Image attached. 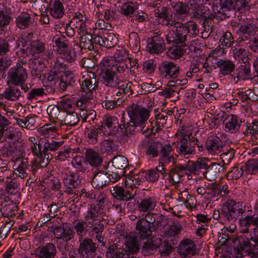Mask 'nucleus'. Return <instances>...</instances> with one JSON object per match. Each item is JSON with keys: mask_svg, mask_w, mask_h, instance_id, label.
Returning a JSON list of instances; mask_svg holds the SVG:
<instances>
[{"mask_svg": "<svg viewBox=\"0 0 258 258\" xmlns=\"http://www.w3.org/2000/svg\"><path fill=\"white\" fill-rule=\"evenodd\" d=\"M130 58L124 50H117L114 57H104L98 66L99 75H108L111 73H127Z\"/></svg>", "mask_w": 258, "mask_h": 258, "instance_id": "1", "label": "nucleus"}, {"mask_svg": "<svg viewBox=\"0 0 258 258\" xmlns=\"http://www.w3.org/2000/svg\"><path fill=\"white\" fill-rule=\"evenodd\" d=\"M245 211V206L242 202H236L234 200H229L223 203L221 214L218 210H214L213 218L215 220H218L223 217L225 221L233 222L243 215Z\"/></svg>", "mask_w": 258, "mask_h": 258, "instance_id": "2", "label": "nucleus"}, {"mask_svg": "<svg viewBox=\"0 0 258 258\" xmlns=\"http://www.w3.org/2000/svg\"><path fill=\"white\" fill-rule=\"evenodd\" d=\"M99 76L101 78L102 84L105 86L111 88L117 87V96L126 95L128 97H131L134 96L135 93L132 88L133 84L130 82L120 80L116 73Z\"/></svg>", "mask_w": 258, "mask_h": 258, "instance_id": "3", "label": "nucleus"}, {"mask_svg": "<svg viewBox=\"0 0 258 258\" xmlns=\"http://www.w3.org/2000/svg\"><path fill=\"white\" fill-rule=\"evenodd\" d=\"M178 139L177 152L180 156L187 158L195 154V148L199 143L198 139L190 134H186L183 131L175 135Z\"/></svg>", "mask_w": 258, "mask_h": 258, "instance_id": "4", "label": "nucleus"}, {"mask_svg": "<svg viewBox=\"0 0 258 258\" xmlns=\"http://www.w3.org/2000/svg\"><path fill=\"white\" fill-rule=\"evenodd\" d=\"M169 32L166 35V40L168 43H173L180 44L182 47L193 45V43L198 39L190 41V36L184 32L183 23L177 21L173 26L169 27Z\"/></svg>", "mask_w": 258, "mask_h": 258, "instance_id": "5", "label": "nucleus"}, {"mask_svg": "<svg viewBox=\"0 0 258 258\" xmlns=\"http://www.w3.org/2000/svg\"><path fill=\"white\" fill-rule=\"evenodd\" d=\"M131 122L135 127H139L138 130L143 133L148 129L145 123L150 116V111L145 107H142L136 104H132L127 111Z\"/></svg>", "mask_w": 258, "mask_h": 258, "instance_id": "6", "label": "nucleus"}, {"mask_svg": "<svg viewBox=\"0 0 258 258\" xmlns=\"http://www.w3.org/2000/svg\"><path fill=\"white\" fill-rule=\"evenodd\" d=\"M257 28L252 19L246 17H241L240 26L235 30V33L239 37L236 42L240 45L244 44L255 36Z\"/></svg>", "mask_w": 258, "mask_h": 258, "instance_id": "7", "label": "nucleus"}, {"mask_svg": "<svg viewBox=\"0 0 258 258\" xmlns=\"http://www.w3.org/2000/svg\"><path fill=\"white\" fill-rule=\"evenodd\" d=\"M155 214L151 212H147L142 218L139 217L136 224V229L139 236L142 239L148 238L152 235V232L155 230Z\"/></svg>", "mask_w": 258, "mask_h": 258, "instance_id": "8", "label": "nucleus"}, {"mask_svg": "<svg viewBox=\"0 0 258 258\" xmlns=\"http://www.w3.org/2000/svg\"><path fill=\"white\" fill-rule=\"evenodd\" d=\"M25 60H19L16 65L11 67L7 74L6 84L16 86L22 81H26L28 79V73Z\"/></svg>", "mask_w": 258, "mask_h": 258, "instance_id": "9", "label": "nucleus"}, {"mask_svg": "<svg viewBox=\"0 0 258 258\" xmlns=\"http://www.w3.org/2000/svg\"><path fill=\"white\" fill-rule=\"evenodd\" d=\"M108 168L109 163L106 162L102 166H100L96 169V172L93 175L92 180V185L93 187L102 188L111 182Z\"/></svg>", "mask_w": 258, "mask_h": 258, "instance_id": "10", "label": "nucleus"}, {"mask_svg": "<svg viewBox=\"0 0 258 258\" xmlns=\"http://www.w3.org/2000/svg\"><path fill=\"white\" fill-rule=\"evenodd\" d=\"M160 76L167 80L175 79L180 74V67L174 62L164 61L158 66Z\"/></svg>", "mask_w": 258, "mask_h": 258, "instance_id": "11", "label": "nucleus"}, {"mask_svg": "<svg viewBox=\"0 0 258 258\" xmlns=\"http://www.w3.org/2000/svg\"><path fill=\"white\" fill-rule=\"evenodd\" d=\"M81 82V89L84 94H90L92 95V91L95 90L98 86V81L96 79L95 73L92 71L84 72L82 75Z\"/></svg>", "mask_w": 258, "mask_h": 258, "instance_id": "12", "label": "nucleus"}, {"mask_svg": "<svg viewBox=\"0 0 258 258\" xmlns=\"http://www.w3.org/2000/svg\"><path fill=\"white\" fill-rule=\"evenodd\" d=\"M78 252L82 258H93L96 254L97 246L89 238L79 241Z\"/></svg>", "mask_w": 258, "mask_h": 258, "instance_id": "13", "label": "nucleus"}, {"mask_svg": "<svg viewBox=\"0 0 258 258\" xmlns=\"http://www.w3.org/2000/svg\"><path fill=\"white\" fill-rule=\"evenodd\" d=\"M239 223L240 227V232L248 233L250 226H253L252 232L249 235V240L252 241L258 246V217L251 218L250 220L240 218Z\"/></svg>", "mask_w": 258, "mask_h": 258, "instance_id": "14", "label": "nucleus"}, {"mask_svg": "<svg viewBox=\"0 0 258 258\" xmlns=\"http://www.w3.org/2000/svg\"><path fill=\"white\" fill-rule=\"evenodd\" d=\"M147 50L150 53H160L165 49L163 36L159 31L154 33L148 40Z\"/></svg>", "mask_w": 258, "mask_h": 258, "instance_id": "15", "label": "nucleus"}, {"mask_svg": "<svg viewBox=\"0 0 258 258\" xmlns=\"http://www.w3.org/2000/svg\"><path fill=\"white\" fill-rule=\"evenodd\" d=\"M54 138L50 139H43L41 144H43L42 151L44 153V158L41 164V167H44L49 163V151H55L57 150L64 144V141H55Z\"/></svg>", "mask_w": 258, "mask_h": 258, "instance_id": "16", "label": "nucleus"}, {"mask_svg": "<svg viewBox=\"0 0 258 258\" xmlns=\"http://www.w3.org/2000/svg\"><path fill=\"white\" fill-rule=\"evenodd\" d=\"M236 1V0H220V8L218 9V6H214L213 13L211 14V17L218 19L228 17V12L235 8Z\"/></svg>", "mask_w": 258, "mask_h": 258, "instance_id": "17", "label": "nucleus"}, {"mask_svg": "<svg viewBox=\"0 0 258 258\" xmlns=\"http://www.w3.org/2000/svg\"><path fill=\"white\" fill-rule=\"evenodd\" d=\"M244 119L236 115L229 114L223 121L224 130L226 132L235 134L240 130L241 123H244Z\"/></svg>", "mask_w": 258, "mask_h": 258, "instance_id": "18", "label": "nucleus"}, {"mask_svg": "<svg viewBox=\"0 0 258 258\" xmlns=\"http://www.w3.org/2000/svg\"><path fill=\"white\" fill-rule=\"evenodd\" d=\"M82 178L78 172H72L66 174L63 182L66 187V192L73 194L74 189L81 186Z\"/></svg>", "mask_w": 258, "mask_h": 258, "instance_id": "19", "label": "nucleus"}, {"mask_svg": "<svg viewBox=\"0 0 258 258\" xmlns=\"http://www.w3.org/2000/svg\"><path fill=\"white\" fill-rule=\"evenodd\" d=\"M119 124L117 118L114 116L106 117L101 126L98 130L105 136H109L115 134L118 130Z\"/></svg>", "mask_w": 258, "mask_h": 258, "instance_id": "20", "label": "nucleus"}, {"mask_svg": "<svg viewBox=\"0 0 258 258\" xmlns=\"http://www.w3.org/2000/svg\"><path fill=\"white\" fill-rule=\"evenodd\" d=\"M250 67L246 65H241L236 68L232 74L229 76L231 82L237 84L240 81H245L252 78Z\"/></svg>", "mask_w": 258, "mask_h": 258, "instance_id": "21", "label": "nucleus"}, {"mask_svg": "<svg viewBox=\"0 0 258 258\" xmlns=\"http://www.w3.org/2000/svg\"><path fill=\"white\" fill-rule=\"evenodd\" d=\"M196 246L189 239L182 240L178 247V252L183 258H189L196 253Z\"/></svg>", "mask_w": 258, "mask_h": 258, "instance_id": "22", "label": "nucleus"}, {"mask_svg": "<svg viewBox=\"0 0 258 258\" xmlns=\"http://www.w3.org/2000/svg\"><path fill=\"white\" fill-rule=\"evenodd\" d=\"M80 120L79 115L75 112H66L63 114L62 118H60V122L59 123V127L61 130L67 131L70 130L69 128L76 126Z\"/></svg>", "mask_w": 258, "mask_h": 258, "instance_id": "23", "label": "nucleus"}, {"mask_svg": "<svg viewBox=\"0 0 258 258\" xmlns=\"http://www.w3.org/2000/svg\"><path fill=\"white\" fill-rule=\"evenodd\" d=\"M111 195L117 200L128 202L134 198V195L128 189H124L121 186L115 185L110 188Z\"/></svg>", "mask_w": 258, "mask_h": 258, "instance_id": "24", "label": "nucleus"}, {"mask_svg": "<svg viewBox=\"0 0 258 258\" xmlns=\"http://www.w3.org/2000/svg\"><path fill=\"white\" fill-rule=\"evenodd\" d=\"M56 253L55 246L51 243H47L44 246L37 247L33 254L38 258H55Z\"/></svg>", "mask_w": 258, "mask_h": 258, "instance_id": "25", "label": "nucleus"}, {"mask_svg": "<svg viewBox=\"0 0 258 258\" xmlns=\"http://www.w3.org/2000/svg\"><path fill=\"white\" fill-rule=\"evenodd\" d=\"M155 16L162 19V24L168 27L173 26V24L177 22L173 19V15L171 10L165 7H162L159 9L155 10Z\"/></svg>", "mask_w": 258, "mask_h": 258, "instance_id": "26", "label": "nucleus"}, {"mask_svg": "<svg viewBox=\"0 0 258 258\" xmlns=\"http://www.w3.org/2000/svg\"><path fill=\"white\" fill-rule=\"evenodd\" d=\"M85 34L82 36H80V38H79V41L74 38L72 42V45L74 46H78L81 50L83 49L92 50L94 49V44L95 43L94 37H93L91 33H86Z\"/></svg>", "mask_w": 258, "mask_h": 258, "instance_id": "27", "label": "nucleus"}, {"mask_svg": "<svg viewBox=\"0 0 258 258\" xmlns=\"http://www.w3.org/2000/svg\"><path fill=\"white\" fill-rule=\"evenodd\" d=\"M94 42L96 44L110 48L117 44L118 39L114 33H109L103 34L102 36L95 35Z\"/></svg>", "mask_w": 258, "mask_h": 258, "instance_id": "28", "label": "nucleus"}, {"mask_svg": "<svg viewBox=\"0 0 258 258\" xmlns=\"http://www.w3.org/2000/svg\"><path fill=\"white\" fill-rule=\"evenodd\" d=\"M211 163L206 158H198L196 161L191 162L189 172L196 175H202Z\"/></svg>", "mask_w": 258, "mask_h": 258, "instance_id": "29", "label": "nucleus"}, {"mask_svg": "<svg viewBox=\"0 0 258 258\" xmlns=\"http://www.w3.org/2000/svg\"><path fill=\"white\" fill-rule=\"evenodd\" d=\"M241 131L243 138L250 135L251 141L255 142L257 139L256 135L258 134V120L254 119L251 122H244Z\"/></svg>", "mask_w": 258, "mask_h": 258, "instance_id": "30", "label": "nucleus"}, {"mask_svg": "<svg viewBox=\"0 0 258 258\" xmlns=\"http://www.w3.org/2000/svg\"><path fill=\"white\" fill-rule=\"evenodd\" d=\"M160 162L164 164H168L170 162L173 164L175 162V159L174 157V150L172 146L169 143L164 145L161 144V147L160 148Z\"/></svg>", "mask_w": 258, "mask_h": 258, "instance_id": "31", "label": "nucleus"}, {"mask_svg": "<svg viewBox=\"0 0 258 258\" xmlns=\"http://www.w3.org/2000/svg\"><path fill=\"white\" fill-rule=\"evenodd\" d=\"M53 233L56 239L63 241H69L75 236V231L70 226L55 227L53 229Z\"/></svg>", "mask_w": 258, "mask_h": 258, "instance_id": "32", "label": "nucleus"}, {"mask_svg": "<svg viewBox=\"0 0 258 258\" xmlns=\"http://www.w3.org/2000/svg\"><path fill=\"white\" fill-rule=\"evenodd\" d=\"M206 147L209 154L212 155L218 154L222 151L223 143L219 137L212 136L208 138Z\"/></svg>", "mask_w": 258, "mask_h": 258, "instance_id": "33", "label": "nucleus"}, {"mask_svg": "<svg viewBox=\"0 0 258 258\" xmlns=\"http://www.w3.org/2000/svg\"><path fill=\"white\" fill-rule=\"evenodd\" d=\"M8 87L3 93L0 94V99H5L8 101L18 100L21 96L20 90L14 85H7Z\"/></svg>", "mask_w": 258, "mask_h": 258, "instance_id": "34", "label": "nucleus"}, {"mask_svg": "<svg viewBox=\"0 0 258 258\" xmlns=\"http://www.w3.org/2000/svg\"><path fill=\"white\" fill-rule=\"evenodd\" d=\"M139 237V234L134 232H130L127 233L125 237V244L127 251L131 253H135L139 250V244L137 238Z\"/></svg>", "mask_w": 258, "mask_h": 258, "instance_id": "35", "label": "nucleus"}, {"mask_svg": "<svg viewBox=\"0 0 258 258\" xmlns=\"http://www.w3.org/2000/svg\"><path fill=\"white\" fill-rule=\"evenodd\" d=\"M221 170L223 171L224 168L220 164L211 163L202 175L207 180L213 181L217 178Z\"/></svg>", "mask_w": 258, "mask_h": 258, "instance_id": "36", "label": "nucleus"}, {"mask_svg": "<svg viewBox=\"0 0 258 258\" xmlns=\"http://www.w3.org/2000/svg\"><path fill=\"white\" fill-rule=\"evenodd\" d=\"M49 10L51 16L55 19L61 18L64 13V8L60 0H50Z\"/></svg>", "mask_w": 258, "mask_h": 258, "instance_id": "37", "label": "nucleus"}, {"mask_svg": "<svg viewBox=\"0 0 258 258\" xmlns=\"http://www.w3.org/2000/svg\"><path fill=\"white\" fill-rule=\"evenodd\" d=\"M238 250L241 251L242 255L244 253L245 255H247L251 258L258 257V246L255 243L252 244L248 240L244 241L241 244Z\"/></svg>", "mask_w": 258, "mask_h": 258, "instance_id": "38", "label": "nucleus"}, {"mask_svg": "<svg viewBox=\"0 0 258 258\" xmlns=\"http://www.w3.org/2000/svg\"><path fill=\"white\" fill-rule=\"evenodd\" d=\"M52 41L54 43V50L58 53H63L68 49V40L63 35H55Z\"/></svg>", "mask_w": 258, "mask_h": 258, "instance_id": "39", "label": "nucleus"}, {"mask_svg": "<svg viewBox=\"0 0 258 258\" xmlns=\"http://www.w3.org/2000/svg\"><path fill=\"white\" fill-rule=\"evenodd\" d=\"M157 200L154 197L145 198L138 204V210L141 212H149L154 210L157 205Z\"/></svg>", "mask_w": 258, "mask_h": 258, "instance_id": "40", "label": "nucleus"}, {"mask_svg": "<svg viewBox=\"0 0 258 258\" xmlns=\"http://www.w3.org/2000/svg\"><path fill=\"white\" fill-rule=\"evenodd\" d=\"M85 160L92 166L98 167L102 162L99 153L92 149H88L85 153Z\"/></svg>", "mask_w": 258, "mask_h": 258, "instance_id": "41", "label": "nucleus"}, {"mask_svg": "<svg viewBox=\"0 0 258 258\" xmlns=\"http://www.w3.org/2000/svg\"><path fill=\"white\" fill-rule=\"evenodd\" d=\"M217 66L219 68L221 73L224 76H230L232 74V72L235 68L233 62L229 59H219L217 62Z\"/></svg>", "mask_w": 258, "mask_h": 258, "instance_id": "42", "label": "nucleus"}, {"mask_svg": "<svg viewBox=\"0 0 258 258\" xmlns=\"http://www.w3.org/2000/svg\"><path fill=\"white\" fill-rule=\"evenodd\" d=\"M44 43L38 40L33 41L30 43L29 52L34 58H38L45 51Z\"/></svg>", "mask_w": 258, "mask_h": 258, "instance_id": "43", "label": "nucleus"}, {"mask_svg": "<svg viewBox=\"0 0 258 258\" xmlns=\"http://www.w3.org/2000/svg\"><path fill=\"white\" fill-rule=\"evenodd\" d=\"M56 132L55 126H50L49 125H45L37 130L38 135L40 137V144L43 139H50L54 138V133Z\"/></svg>", "mask_w": 258, "mask_h": 258, "instance_id": "44", "label": "nucleus"}, {"mask_svg": "<svg viewBox=\"0 0 258 258\" xmlns=\"http://www.w3.org/2000/svg\"><path fill=\"white\" fill-rule=\"evenodd\" d=\"M18 161L20 163L15 169L17 172L16 174L22 179L26 178L28 177V172L30 171L28 159L26 158L21 159Z\"/></svg>", "mask_w": 258, "mask_h": 258, "instance_id": "45", "label": "nucleus"}, {"mask_svg": "<svg viewBox=\"0 0 258 258\" xmlns=\"http://www.w3.org/2000/svg\"><path fill=\"white\" fill-rule=\"evenodd\" d=\"M71 164L76 172L84 173L86 170L85 157L83 156L76 155L73 157Z\"/></svg>", "mask_w": 258, "mask_h": 258, "instance_id": "46", "label": "nucleus"}, {"mask_svg": "<svg viewBox=\"0 0 258 258\" xmlns=\"http://www.w3.org/2000/svg\"><path fill=\"white\" fill-rule=\"evenodd\" d=\"M103 209L97 204H88L84 216L102 218L103 216Z\"/></svg>", "mask_w": 258, "mask_h": 258, "instance_id": "47", "label": "nucleus"}, {"mask_svg": "<svg viewBox=\"0 0 258 258\" xmlns=\"http://www.w3.org/2000/svg\"><path fill=\"white\" fill-rule=\"evenodd\" d=\"M182 227L179 223H173L169 228L164 231V235L167 240H171L172 238L177 236L181 231Z\"/></svg>", "mask_w": 258, "mask_h": 258, "instance_id": "48", "label": "nucleus"}, {"mask_svg": "<svg viewBox=\"0 0 258 258\" xmlns=\"http://www.w3.org/2000/svg\"><path fill=\"white\" fill-rule=\"evenodd\" d=\"M87 227L83 220H78L74 223V230L78 236V241L84 239L87 234Z\"/></svg>", "mask_w": 258, "mask_h": 258, "instance_id": "49", "label": "nucleus"}, {"mask_svg": "<svg viewBox=\"0 0 258 258\" xmlns=\"http://www.w3.org/2000/svg\"><path fill=\"white\" fill-rule=\"evenodd\" d=\"M138 9V5L132 2L124 3L121 7L120 13L127 17H132L134 13Z\"/></svg>", "mask_w": 258, "mask_h": 258, "instance_id": "50", "label": "nucleus"}, {"mask_svg": "<svg viewBox=\"0 0 258 258\" xmlns=\"http://www.w3.org/2000/svg\"><path fill=\"white\" fill-rule=\"evenodd\" d=\"M31 19V17L28 14L21 13L16 19V25L21 29H26L32 23Z\"/></svg>", "mask_w": 258, "mask_h": 258, "instance_id": "51", "label": "nucleus"}, {"mask_svg": "<svg viewBox=\"0 0 258 258\" xmlns=\"http://www.w3.org/2000/svg\"><path fill=\"white\" fill-rule=\"evenodd\" d=\"M183 27L184 28V32L191 37H195L199 33V29L197 24L192 21H189L183 24Z\"/></svg>", "mask_w": 258, "mask_h": 258, "instance_id": "52", "label": "nucleus"}, {"mask_svg": "<svg viewBox=\"0 0 258 258\" xmlns=\"http://www.w3.org/2000/svg\"><path fill=\"white\" fill-rule=\"evenodd\" d=\"M234 42V38L229 31L223 32L219 40L220 46L221 48L230 47Z\"/></svg>", "mask_w": 258, "mask_h": 258, "instance_id": "53", "label": "nucleus"}, {"mask_svg": "<svg viewBox=\"0 0 258 258\" xmlns=\"http://www.w3.org/2000/svg\"><path fill=\"white\" fill-rule=\"evenodd\" d=\"M11 17L9 14L0 11V34H5L9 30L8 25L10 23Z\"/></svg>", "mask_w": 258, "mask_h": 258, "instance_id": "54", "label": "nucleus"}, {"mask_svg": "<svg viewBox=\"0 0 258 258\" xmlns=\"http://www.w3.org/2000/svg\"><path fill=\"white\" fill-rule=\"evenodd\" d=\"M175 14L180 17L185 18L188 15L189 11L188 7L182 2H178L172 5Z\"/></svg>", "mask_w": 258, "mask_h": 258, "instance_id": "55", "label": "nucleus"}, {"mask_svg": "<svg viewBox=\"0 0 258 258\" xmlns=\"http://www.w3.org/2000/svg\"><path fill=\"white\" fill-rule=\"evenodd\" d=\"M248 52L244 48L239 46L233 50L234 57L239 61L246 62L248 61Z\"/></svg>", "mask_w": 258, "mask_h": 258, "instance_id": "56", "label": "nucleus"}, {"mask_svg": "<svg viewBox=\"0 0 258 258\" xmlns=\"http://www.w3.org/2000/svg\"><path fill=\"white\" fill-rule=\"evenodd\" d=\"M244 167L246 173L249 174H255L258 171V160L251 159L244 163L242 166Z\"/></svg>", "mask_w": 258, "mask_h": 258, "instance_id": "57", "label": "nucleus"}, {"mask_svg": "<svg viewBox=\"0 0 258 258\" xmlns=\"http://www.w3.org/2000/svg\"><path fill=\"white\" fill-rule=\"evenodd\" d=\"M4 136V140L8 144H14L19 142V136L18 133L12 130H8L7 129L0 135V137Z\"/></svg>", "mask_w": 258, "mask_h": 258, "instance_id": "58", "label": "nucleus"}, {"mask_svg": "<svg viewBox=\"0 0 258 258\" xmlns=\"http://www.w3.org/2000/svg\"><path fill=\"white\" fill-rule=\"evenodd\" d=\"M128 45L134 52H137L140 50V40L138 34L131 32L128 37Z\"/></svg>", "mask_w": 258, "mask_h": 258, "instance_id": "59", "label": "nucleus"}, {"mask_svg": "<svg viewBox=\"0 0 258 258\" xmlns=\"http://www.w3.org/2000/svg\"><path fill=\"white\" fill-rule=\"evenodd\" d=\"M182 177V173L178 172L176 170L171 168L168 173V177L167 179L168 181V183L174 185L177 188Z\"/></svg>", "mask_w": 258, "mask_h": 258, "instance_id": "60", "label": "nucleus"}, {"mask_svg": "<svg viewBox=\"0 0 258 258\" xmlns=\"http://www.w3.org/2000/svg\"><path fill=\"white\" fill-rule=\"evenodd\" d=\"M60 109L61 108L59 105L56 106L54 105H50L47 108V112L49 116L53 119H58L59 120L58 123L60 122V118H62L63 115Z\"/></svg>", "mask_w": 258, "mask_h": 258, "instance_id": "61", "label": "nucleus"}, {"mask_svg": "<svg viewBox=\"0 0 258 258\" xmlns=\"http://www.w3.org/2000/svg\"><path fill=\"white\" fill-rule=\"evenodd\" d=\"M30 148L33 153L39 158V162L41 166L43 159H44V153L42 151L43 144H40V140H39L38 144L33 143V144H31Z\"/></svg>", "mask_w": 258, "mask_h": 258, "instance_id": "62", "label": "nucleus"}, {"mask_svg": "<svg viewBox=\"0 0 258 258\" xmlns=\"http://www.w3.org/2000/svg\"><path fill=\"white\" fill-rule=\"evenodd\" d=\"M14 224V220L8 219L3 222L0 228V238L3 239L9 234L11 229Z\"/></svg>", "mask_w": 258, "mask_h": 258, "instance_id": "63", "label": "nucleus"}, {"mask_svg": "<svg viewBox=\"0 0 258 258\" xmlns=\"http://www.w3.org/2000/svg\"><path fill=\"white\" fill-rule=\"evenodd\" d=\"M158 246L159 244L154 243L152 240H148L143 244L142 248V252L145 255L152 254Z\"/></svg>", "mask_w": 258, "mask_h": 258, "instance_id": "64", "label": "nucleus"}]
</instances>
